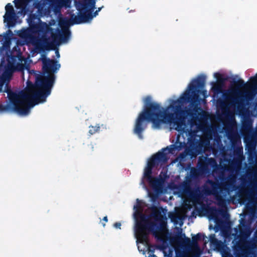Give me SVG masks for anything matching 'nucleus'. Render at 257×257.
<instances>
[{"instance_id":"nucleus-1","label":"nucleus","mask_w":257,"mask_h":257,"mask_svg":"<svg viewBox=\"0 0 257 257\" xmlns=\"http://www.w3.org/2000/svg\"><path fill=\"white\" fill-rule=\"evenodd\" d=\"M207 97L205 78L200 76L191 81L178 99H170V105L166 108L147 96L144 99V108L136 119L134 132L143 139L142 133L147 127V121L152 122L155 129L169 124L180 135L185 134L189 147L198 154L203 151L205 144L201 135L198 134L200 132L207 135L209 132V114L204 110Z\"/></svg>"},{"instance_id":"nucleus-2","label":"nucleus","mask_w":257,"mask_h":257,"mask_svg":"<svg viewBox=\"0 0 257 257\" xmlns=\"http://www.w3.org/2000/svg\"><path fill=\"white\" fill-rule=\"evenodd\" d=\"M39 60L43 64V74L40 71L30 70L26 65L27 60L21 54L18 56L8 55L3 58L0 64L11 65L15 68L21 67L20 70H15L13 74L15 72H23L25 69H27L29 74L30 78L27 81L28 93L21 92L19 94H9L15 110L21 116L28 115L31 109L35 105L46 101V98L51 93L55 79V76L49 73L56 72L60 67V64L57 61L47 58L44 55H42Z\"/></svg>"},{"instance_id":"nucleus-3","label":"nucleus","mask_w":257,"mask_h":257,"mask_svg":"<svg viewBox=\"0 0 257 257\" xmlns=\"http://www.w3.org/2000/svg\"><path fill=\"white\" fill-rule=\"evenodd\" d=\"M137 203L134 206V216L136 224L134 235L137 239L138 248L146 257H156L154 251L149 247V234L151 232L159 244L156 248L159 249L167 256L166 250L168 248L167 240L169 230L167 228V218L164 217L161 212L154 210L149 216L143 214L147 205L145 202L137 199Z\"/></svg>"},{"instance_id":"nucleus-4","label":"nucleus","mask_w":257,"mask_h":257,"mask_svg":"<svg viewBox=\"0 0 257 257\" xmlns=\"http://www.w3.org/2000/svg\"><path fill=\"white\" fill-rule=\"evenodd\" d=\"M28 22L30 28L23 29L18 32L19 36L30 42L33 46L38 48L46 50L52 49L62 40L63 42H67L65 35L68 33L67 30L62 32L58 31L57 36L59 39L56 40L55 36L49 37L48 33L51 32L52 28L45 22H43L40 19L37 18L35 16H30Z\"/></svg>"},{"instance_id":"nucleus-5","label":"nucleus","mask_w":257,"mask_h":257,"mask_svg":"<svg viewBox=\"0 0 257 257\" xmlns=\"http://www.w3.org/2000/svg\"><path fill=\"white\" fill-rule=\"evenodd\" d=\"M179 138L178 136L177 141L174 144L162 149L161 152H159L148 160L141 182V185L148 192L149 189L145 183V181L147 182L152 189L156 192H159L162 189L165 180L167 178V172L163 174L162 172L158 177H154L152 175V170L154 167L160 163L162 165L167 163L168 160V154H177L184 148L185 142H179Z\"/></svg>"},{"instance_id":"nucleus-6","label":"nucleus","mask_w":257,"mask_h":257,"mask_svg":"<svg viewBox=\"0 0 257 257\" xmlns=\"http://www.w3.org/2000/svg\"><path fill=\"white\" fill-rule=\"evenodd\" d=\"M180 187L190 198L195 209L209 217V202L205 199L206 197L209 195V187L205 188L204 193L201 191L199 187L191 189L190 183L187 181L182 182Z\"/></svg>"},{"instance_id":"nucleus-7","label":"nucleus","mask_w":257,"mask_h":257,"mask_svg":"<svg viewBox=\"0 0 257 257\" xmlns=\"http://www.w3.org/2000/svg\"><path fill=\"white\" fill-rule=\"evenodd\" d=\"M211 90L214 93V95H218L222 93L223 97L225 100H223L221 98H218L216 100V106L220 108L222 111L228 112L229 106L233 104H237L238 108H242L244 106V99L242 98H237L232 97L228 92L223 89L225 85L224 83H219L218 82H211Z\"/></svg>"},{"instance_id":"nucleus-8","label":"nucleus","mask_w":257,"mask_h":257,"mask_svg":"<svg viewBox=\"0 0 257 257\" xmlns=\"http://www.w3.org/2000/svg\"><path fill=\"white\" fill-rule=\"evenodd\" d=\"M85 17L83 15L82 13H80V15L78 16H75V15H73L71 16V18H64L61 21V24L65 26L64 28H62V30H60L59 29H57L56 31L55 34L53 33V30L51 32L48 33V35L49 37H52V35L55 36V38L56 40H59V37L57 36L58 31L62 32L64 30H67L68 31L67 34L65 35L66 36V38L67 39V42H63L62 40H60L59 43L55 44L56 45H59L61 43H67L69 41L70 38V31L68 28V27L71 25H73L74 24H78L83 23H87V20L85 19Z\"/></svg>"},{"instance_id":"nucleus-9","label":"nucleus","mask_w":257,"mask_h":257,"mask_svg":"<svg viewBox=\"0 0 257 257\" xmlns=\"http://www.w3.org/2000/svg\"><path fill=\"white\" fill-rule=\"evenodd\" d=\"M96 0H78L75 1V7L77 10L82 13L84 17L86 18L87 23L91 21L94 17H95L102 8H99L93 14Z\"/></svg>"},{"instance_id":"nucleus-10","label":"nucleus","mask_w":257,"mask_h":257,"mask_svg":"<svg viewBox=\"0 0 257 257\" xmlns=\"http://www.w3.org/2000/svg\"><path fill=\"white\" fill-rule=\"evenodd\" d=\"M235 182V178L233 176L229 177L226 181L221 182L217 184L215 190L213 191L210 189V195L214 194L215 199L219 205L223 204L225 202L224 196L222 195L223 191L227 192L229 191V188Z\"/></svg>"},{"instance_id":"nucleus-11","label":"nucleus","mask_w":257,"mask_h":257,"mask_svg":"<svg viewBox=\"0 0 257 257\" xmlns=\"http://www.w3.org/2000/svg\"><path fill=\"white\" fill-rule=\"evenodd\" d=\"M204 235L198 233L192 237L193 247L191 250V255L188 252L182 251L177 253L176 257H200L202 253V251L198 245V242L200 240H204Z\"/></svg>"},{"instance_id":"nucleus-12","label":"nucleus","mask_w":257,"mask_h":257,"mask_svg":"<svg viewBox=\"0 0 257 257\" xmlns=\"http://www.w3.org/2000/svg\"><path fill=\"white\" fill-rule=\"evenodd\" d=\"M20 67H14L11 65L5 66L0 65V92L2 91L3 87L6 82H9L12 76L13 72L15 70H20Z\"/></svg>"},{"instance_id":"nucleus-13","label":"nucleus","mask_w":257,"mask_h":257,"mask_svg":"<svg viewBox=\"0 0 257 257\" xmlns=\"http://www.w3.org/2000/svg\"><path fill=\"white\" fill-rule=\"evenodd\" d=\"M6 13L4 16V23H7L8 28L14 27L18 18L14 11L13 6L9 3L5 7Z\"/></svg>"},{"instance_id":"nucleus-14","label":"nucleus","mask_w":257,"mask_h":257,"mask_svg":"<svg viewBox=\"0 0 257 257\" xmlns=\"http://www.w3.org/2000/svg\"><path fill=\"white\" fill-rule=\"evenodd\" d=\"M71 2L72 0H52L51 6L55 12H60L63 8H70Z\"/></svg>"},{"instance_id":"nucleus-15","label":"nucleus","mask_w":257,"mask_h":257,"mask_svg":"<svg viewBox=\"0 0 257 257\" xmlns=\"http://www.w3.org/2000/svg\"><path fill=\"white\" fill-rule=\"evenodd\" d=\"M245 195L247 197L248 202L246 204V207L250 209H252V207L257 203V198L254 197L248 190L245 191Z\"/></svg>"},{"instance_id":"nucleus-16","label":"nucleus","mask_w":257,"mask_h":257,"mask_svg":"<svg viewBox=\"0 0 257 257\" xmlns=\"http://www.w3.org/2000/svg\"><path fill=\"white\" fill-rule=\"evenodd\" d=\"M177 232L176 234V238L180 242H183L187 244L190 243V239L186 237L185 234L182 233V229L181 228H177Z\"/></svg>"},{"instance_id":"nucleus-17","label":"nucleus","mask_w":257,"mask_h":257,"mask_svg":"<svg viewBox=\"0 0 257 257\" xmlns=\"http://www.w3.org/2000/svg\"><path fill=\"white\" fill-rule=\"evenodd\" d=\"M214 142L216 144V148H215V144H214L213 145L210 144V152L211 151H212L214 153L217 152L218 150L221 149V148L222 147L221 138L219 136H217L215 137Z\"/></svg>"},{"instance_id":"nucleus-18","label":"nucleus","mask_w":257,"mask_h":257,"mask_svg":"<svg viewBox=\"0 0 257 257\" xmlns=\"http://www.w3.org/2000/svg\"><path fill=\"white\" fill-rule=\"evenodd\" d=\"M243 247L242 243L240 241H237L235 244L233 245V249L236 257H240L241 256Z\"/></svg>"},{"instance_id":"nucleus-19","label":"nucleus","mask_w":257,"mask_h":257,"mask_svg":"<svg viewBox=\"0 0 257 257\" xmlns=\"http://www.w3.org/2000/svg\"><path fill=\"white\" fill-rule=\"evenodd\" d=\"M16 8L20 9L22 12L25 11L29 0H14V1Z\"/></svg>"},{"instance_id":"nucleus-20","label":"nucleus","mask_w":257,"mask_h":257,"mask_svg":"<svg viewBox=\"0 0 257 257\" xmlns=\"http://www.w3.org/2000/svg\"><path fill=\"white\" fill-rule=\"evenodd\" d=\"M215 228L216 230H223L225 227V222L220 218L216 217L215 218Z\"/></svg>"},{"instance_id":"nucleus-21","label":"nucleus","mask_w":257,"mask_h":257,"mask_svg":"<svg viewBox=\"0 0 257 257\" xmlns=\"http://www.w3.org/2000/svg\"><path fill=\"white\" fill-rule=\"evenodd\" d=\"M47 4V0H35L34 7L39 10H41Z\"/></svg>"},{"instance_id":"nucleus-22","label":"nucleus","mask_w":257,"mask_h":257,"mask_svg":"<svg viewBox=\"0 0 257 257\" xmlns=\"http://www.w3.org/2000/svg\"><path fill=\"white\" fill-rule=\"evenodd\" d=\"M227 137L232 145H234L238 140V137L237 135L232 132L227 133Z\"/></svg>"},{"instance_id":"nucleus-23","label":"nucleus","mask_w":257,"mask_h":257,"mask_svg":"<svg viewBox=\"0 0 257 257\" xmlns=\"http://www.w3.org/2000/svg\"><path fill=\"white\" fill-rule=\"evenodd\" d=\"M214 76L216 79V82H218L219 83H224L225 84L226 79L223 77L222 74H221L219 73H215L214 74Z\"/></svg>"},{"instance_id":"nucleus-24","label":"nucleus","mask_w":257,"mask_h":257,"mask_svg":"<svg viewBox=\"0 0 257 257\" xmlns=\"http://www.w3.org/2000/svg\"><path fill=\"white\" fill-rule=\"evenodd\" d=\"M235 85L238 88H242L246 86L247 85L245 83L244 81L241 79H239L238 80L234 82Z\"/></svg>"},{"instance_id":"nucleus-25","label":"nucleus","mask_w":257,"mask_h":257,"mask_svg":"<svg viewBox=\"0 0 257 257\" xmlns=\"http://www.w3.org/2000/svg\"><path fill=\"white\" fill-rule=\"evenodd\" d=\"M215 246L218 250H221L223 249L225 245L222 241L216 240Z\"/></svg>"},{"instance_id":"nucleus-26","label":"nucleus","mask_w":257,"mask_h":257,"mask_svg":"<svg viewBox=\"0 0 257 257\" xmlns=\"http://www.w3.org/2000/svg\"><path fill=\"white\" fill-rule=\"evenodd\" d=\"M172 221L175 224H179L180 226H181L183 223L182 219L179 217H175L174 219H172Z\"/></svg>"},{"instance_id":"nucleus-27","label":"nucleus","mask_w":257,"mask_h":257,"mask_svg":"<svg viewBox=\"0 0 257 257\" xmlns=\"http://www.w3.org/2000/svg\"><path fill=\"white\" fill-rule=\"evenodd\" d=\"M99 128V126H91L90 129L89 130V133L90 135H93L96 132H97Z\"/></svg>"},{"instance_id":"nucleus-28","label":"nucleus","mask_w":257,"mask_h":257,"mask_svg":"<svg viewBox=\"0 0 257 257\" xmlns=\"http://www.w3.org/2000/svg\"><path fill=\"white\" fill-rule=\"evenodd\" d=\"M197 170L194 168L191 169L190 171L191 177L193 178H195L197 176Z\"/></svg>"},{"instance_id":"nucleus-29","label":"nucleus","mask_w":257,"mask_h":257,"mask_svg":"<svg viewBox=\"0 0 257 257\" xmlns=\"http://www.w3.org/2000/svg\"><path fill=\"white\" fill-rule=\"evenodd\" d=\"M234 151L238 154H242L243 153V149L242 147L236 148Z\"/></svg>"},{"instance_id":"nucleus-30","label":"nucleus","mask_w":257,"mask_h":257,"mask_svg":"<svg viewBox=\"0 0 257 257\" xmlns=\"http://www.w3.org/2000/svg\"><path fill=\"white\" fill-rule=\"evenodd\" d=\"M239 232H240V235L242 236L245 235V236H247L248 235V234H246L245 232L243 229H240Z\"/></svg>"},{"instance_id":"nucleus-31","label":"nucleus","mask_w":257,"mask_h":257,"mask_svg":"<svg viewBox=\"0 0 257 257\" xmlns=\"http://www.w3.org/2000/svg\"><path fill=\"white\" fill-rule=\"evenodd\" d=\"M121 223L119 222H116L114 224V227L117 228H120Z\"/></svg>"},{"instance_id":"nucleus-32","label":"nucleus","mask_w":257,"mask_h":257,"mask_svg":"<svg viewBox=\"0 0 257 257\" xmlns=\"http://www.w3.org/2000/svg\"><path fill=\"white\" fill-rule=\"evenodd\" d=\"M211 128H212V125L210 123V138H209L210 141L212 139V134H211Z\"/></svg>"},{"instance_id":"nucleus-33","label":"nucleus","mask_w":257,"mask_h":257,"mask_svg":"<svg viewBox=\"0 0 257 257\" xmlns=\"http://www.w3.org/2000/svg\"><path fill=\"white\" fill-rule=\"evenodd\" d=\"M215 162V160L212 158H210V166H211L213 163Z\"/></svg>"},{"instance_id":"nucleus-34","label":"nucleus","mask_w":257,"mask_h":257,"mask_svg":"<svg viewBox=\"0 0 257 257\" xmlns=\"http://www.w3.org/2000/svg\"><path fill=\"white\" fill-rule=\"evenodd\" d=\"M203 170L204 171H205L206 172H207L208 170H209V169L208 168V166H207V164L204 166Z\"/></svg>"},{"instance_id":"nucleus-35","label":"nucleus","mask_w":257,"mask_h":257,"mask_svg":"<svg viewBox=\"0 0 257 257\" xmlns=\"http://www.w3.org/2000/svg\"><path fill=\"white\" fill-rule=\"evenodd\" d=\"M222 213V215L224 217H225L226 215L229 216L228 214L226 212L221 211Z\"/></svg>"},{"instance_id":"nucleus-36","label":"nucleus","mask_w":257,"mask_h":257,"mask_svg":"<svg viewBox=\"0 0 257 257\" xmlns=\"http://www.w3.org/2000/svg\"><path fill=\"white\" fill-rule=\"evenodd\" d=\"M55 54H56V55L57 57V58H59L60 57V54H59V51H58V49L56 50Z\"/></svg>"},{"instance_id":"nucleus-37","label":"nucleus","mask_w":257,"mask_h":257,"mask_svg":"<svg viewBox=\"0 0 257 257\" xmlns=\"http://www.w3.org/2000/svg\"><path fill=\"white\" fill-rule=\"evenodd\" d=\"M209 210H210V220H211L212 218V215L211 214V212L212 211L213 208L212 207H211L210 206Z\"/></svg>"},{"instance_id":"nucleus-38","label":"nucleus","mask_w":257,"mask_h":257,"mask_svg":"<svg viewBox=\"0 0 257 257\" xmlns=\"http://www.w3.org/2000/svg\"><path fill=\"white\" fill-rule=\"evenodd\" d=\"M214 235L211 234L210 235V242H212L213 239H214Z\"/></svg>"},{"instance_id":"nucleus-39","label":"nucleus","mask_w":257,"mask_h":257,"mask_svg":"<svg viewBox=\"0 0 257 257\" xmlns=\"http://www.w3.org/2000/svg\"><path fill=\"white\" fill-rule=\"evenodd\" d=\"M103 220L105 221H107V217L106 216L104 217V218H103Z\"/></svg>"},{"instance_id":"nucleus-40","label":"nucleus","mask_w":257,"mask_h":257,"mask_svg":"<svg viewBox=\"0 0 257 257\" xmlns=\"http://www.w3.org/2000/svg\"><path fill=\"white\" fill-rule=\"evenodd\" d=\"M209 115H210V121L211 117L212 116V114L211 112H210Z\"/></svg>"},{"instance_id":"nucleus-41","label":"nucleus","mask_w":257,"mask_h":257,"mask_svg":"<svg viewBox=\"0 0 257 257\" xmlns=\"http://www.w3.org/2000/svg\"><path fill=\"white\" fill-rule=\"evenodd\" d=\"M213 184V182L212 180H210V185H212Z\"/></svg>"},{"instance_id":"nucleus-42","label":"nucleus","mask_w":257,"mask_h":257,"mask_svg":"<svg viewBox=\"0 0 257 257\" xmlns=\"http://www.w3.org/2000/svg\"><path fill=\"white\" fill-rule=\"evenodd\" d=\"M165 257H171V254H167V256H165Z\"/></svg>"},{"instance_id":"nucleus-43","label":"nucleus","mask_w":257,"mask_h":257,"mask_svg":"<svg viewBox=\"0 0 257 257\" xmlns=\"http://www.w3.org/2000/svg\"><path fill=\"white\" fill-rule=\"evenodd\" d=\"M212 228H213L212 225L211 224H210V227H209L210 230L212 229Z\"/></svg>"},{"instance_id":"nucleus-44","label":"nucleus","mask_w":257,"mask_h":257,"mask_svg":"<svg viewBox=\"0 0 257 257\" xmlns=\"http://www.w3.org/2000/svg\"><path fill=\"white\" fill-rule=\"evenodd\" d=\"M209 182V179H208V180L206 181V183Z\"/></svg>"}]
</instances>
